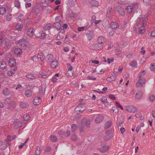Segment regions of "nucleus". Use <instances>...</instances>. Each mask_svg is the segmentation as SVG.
I'll return each instance as SVG.
<instances>
[{
	"label": "nucleus",
	"mask_w": 155,
	"mask_h": 155,
	"mask_svg": "<svg viewBox=\"0 0 155 155\" xmlns=\"http://www.w3.org/2000/svg\"><path fill=\"white\" fill-rule=\"evenodd\" d=\"M146 73L145 70H143L142 72H140L139 75V78L138 82L136 83V86L137 87H142L143 84H145L146 80L144 78L142 77V76L144 75Z\"/></svg>",
	"instance_id": "obj_1"
},
{
	"label": "nucleus",
	"mask_w": 155,
	"mask_h": 155,
	"mask_svg": "<svg viewBox=\"0 0 155 155\" xmlns=\"http://www.w3.org/2000/svg\"><path fill=\"white\" fill-rule=\"evenodd\" d=\"M144 21L146 20H137L136 25L139 29V32L140 34H143L145 31L144 27L146 24L144 23Z\"/></svg>",
	"instance_id": "obj_2"
},
{
	"label": "nucleus",
	"mask_w": 155,
	"mask_h": 155,
	"mask_svg": "<svg viewBox=\"0 0 155 155\" xmlns=\"http://www.w3.org/2000/svg\"><path fill=\"white\" fill-rule=\"evenodd\" d=\"M16 44H19L24 49L27 50L28 49V46L29 45L28 41L25 39H21L16 42Z\"/></svg>",
	"instance_id": "obj_3"
},
{
	"label": "nucleus",
	"mask_w": 155,
	"mask_h": 155,
	"mask_svg": "<svg viewBox=\"0 0 155 155\" xmlns=\"http://www.w3.org/2000/svg\"><path fill=\"white\" fill-rule=\"evenodd\" d=\"M91 121L89 119H87L86 117L84 118L81 121V127L82 128L84 127L85 126L87 127H89L90 125Z\"/></svg>",
	"instance_id": "obj_4"
},
{
	"label": "nucleus",
	"mask_w": 155,
	"mask_h": 155,
	"mask_svg": "<svg viewBox=\"0 0 155 155\" xmlns=\"http://www.w3.org/2000/svg\"><path fill=\"white\" fill-rule=\"evenodd\" d=\"M114 12V11L112 8H108L107 11V17L109 19L113 18L112 17L113 16Z\"/></svg>",
	"instance_id": "obj_5"
},
{
	"label": "nucleus",
	"mask_w": 155,
	"mask_h": 155,
	"mask_svg": "<svg viewBox=\"0 0 155 155\" xmlns=\"http://www.w3.org/2000/svg\"><path fill=\"white\" fill-rule=\"evenodd\" d=\"M125 110L130 112L134 113L137 111V108L133 106H127L125 107Z\"/></svg>",
	"instance_id": "obj_6"
},
{
	"label": "nucleus",
	"mask_w": 155,
	"mask_h": 155,
	"mask_svg": "<svg viewBox=\"0 0 155 155\" xmlns=\"http://www.w3.org/2000/svg\"><path fill=\"white\" fill-rule=\"evenodd\" d=\"M85 107L84 105L81 104L79 105L74 110L76 112H82L83 111L85 110Z\"/></svg>",
	"instance_id": "obj_7"
},
{
	"label": "nucleus",
	"mask_w": 155,
	"mask_h": 155,
	"mask_svg": "<svg viewBox=\"0 0 155 155\" xmlns=\"http://www.w3.org/2000/svg\"><path fill=\"white\" fill-rule=\"evenodd\" d=\"M104 118L103 116L101 114H98L95 117V121L96 123H99L101 122Z\"/></svg>",
	"instance_id": "obj_8"
},
{
	"label": "nucleus",
	"mask_w": 155,
	"mask_h": 155,
	"mask_svg": "<svg viewBox=\"0 0 155 155\" xmlns=\"http://www.w3.org/2000/svg\"><path fill=\"white\" fill-rule=\"evenodd\" d=\"M116 9L120 15L122 16H124L125 14L124 9L121 8V7L117 6L116 7Z\"/></svg>",
	"instance_id": "obj_9"
},
{
	"label": "nucleus",
	"mask_w": 155,
	"mask_h": 155,
	"mask_svg": "<svg viewBox=\"0 0 155 155\" xmlns=\"http://www.w3.org/2000/svg\"><path fill=\"white\" fill-rule=\"evenodd\" d=\"M41 101V99L40 97H36L34 98L33 101V103L34 105H37L40 104Z\"/></svg>",
	"instance_id": "obj_10"
},
{
	"label": "nucleus",
	"mask_w": 155,
	"mask_h": 155,
	"mask_svg": "<svg viewBox=\"0 0 155 155\" xmlns=\"http://www.w3.org/2000/svg\"><path fill=\"white\" fill-rule=\"evenodd\" d=\"M29 105V103L26 102H21L19 104V106L23 108H28Z\"/></svg>",
	"instance_id": "obj_11"
},
{
	"label": "nucleus",
	"mask_w": 155,
	"mask_h": 155,
	"mask_svg": "<svg viewBox=\"0 0 155 155\" xmlns=\"http://www.w3.org/2000/svg\"><path fill=\"white\" fill-rule=\"evenodd\" d=\"M8 146L7 144L5 142L0 141V150H5Z\"/></svg>",
	"instance_id": "obj_12"
},
{
	"label": "nucleus",
	"mask_w": 155,
	"mask_h": 155,
	"mask_svg": "<svg viewBox=\"0 0 155 155\" xmlns=\"http://www.w3.org/2000/svg\"><path fill=\"white\" fill-rule=\"evenodd\" d=\"M101 145L102 147L100 149V152L104 153L107 151L109 148V147L103 145L102 142H101Z\"/></svg>",
	"instance_id": "obj_13"
},
{
	"label": "nucleus",
	"mask_w": 155,
	"mask_h": 155,
	"mask_svg": "<svg viewBox=\"0 0 155 155\" xmlns=\"http://www.w3.org/2000/svg\"><path fill=\"white\" fill-rule=\"evenodd\" d=\"M53 26L54 28H56L58 30H59L61 27V25L60 22H57L54 23Z\"/></svg>",
	"instance_id": "obj_14"
},
{
	"label": "nucleus",
	"mask_w": 155,
	"mask_h": 155,
	"mask_svg": "<svg viewBox=\"0 0 155 155\" xmlns=\"http://www.w3.org/2000/svg\"><path fill=\"white\" fill-rule=\"evenodd\" d=\"M97 41L99 44H102L105 42V39L103 36H100L98 37Z\"/></svg>",
	"instance_id": "obj_15"
},
{
	"label": "nucleus",
	"mask_w": 155,
	"mask_h": 155,
	"mask_svg": "<svg viewBox=\"0 0 155 155\" xmlns=\"http://www.w3.org/2000/svg\"><path fill=\"white\" fill-rule=\"evenodd\" d=\"M93 30H91V31H89L86 33L87 37H88L89 41L91 40L93 37Z\"/></svg>",
	"instance_id": "obj_16"
},
{
	"label": "nucleus",
	"mask_w": 155,
	"mask_h": 155,
	"mask_svg": "<svg viewBox=\"0 0 155 155\" xmlns=\"http://www.w3.org/2000/svg\"><path fill=\"white\" fill-rule=\"evenodd\" d=\"M105 135L104 137V139L105 141H107L110 139L111 137L110 136V132L109 131H107L105 133Z\"/></svg>",
	"instance_id": "obj_17"
},
{
	"label": "nucleus",
	"mask_w": 155,
	"mask_h": 155,
	"mask_svg": "<svg viewBox=\"0 0 155 155\" xmlns=\"http://www.w3.org/2000/svg\"><path fill=\"white\" fill-rule=\"evenodd\" d=\"M125 10L128 13H130L134 10L133 6L130 5H128L127 7L125 9Z\"/></svg>",
	"instance_id": "obj_18"
},
{
	"label": "nucleus",
	"mask_w": 155,
	"mask_h": 155,
	"mask_svg": "<svg viewBox=\"0 0 155 155\" xmlns=\"http://www.w3.org/2000/svg\"><path fill=\"white\" fill-rule=\"evenodd\" d=\"M27 33L29 36H32L34 33V29L32 28H30L27 31Z\"/></svg>",
	"instance_id": "obj_19"
},
{
	"label": "nucleus",
	"mask_w": 155,
	"mask_h": 155,
	"mask_svg": "<svg viewBox=\"0 0 155 155\" xmlns=\"http://www.w3.org/2000/svg\"><path fill=\"white\" fill-rule=\"evenodd\" d=\"M39 12V10L37 8H33L31 11V14L34 15H36L38 14Z\"/></svg>",
	"instance_id": "obj_20"
},
{
	"label": "nucleus",
	"mask_w": 155,
	"mask_h": 155,
	"mask_svg": "<svg viewBox=\"0 0 155 155\" xmlns=\"http://www.w3.org/2000/svg\"><path fill=\"white\" fill-rule=\"evenodd\" d=\"M15 107V105L14 102L13 101L11 102L8 105V109L11 110H12Z\"/></svg>",
	"instance_id": "obj_21"
},
{
	"label": "nucleus",
	"mask_w": 155,
	"mask_h": 155,
	"mask_svg": "<svg viewBox=\"0 0 155 155\" xmlns=\"http://www.w3.org/2000/svg\"><path fill=\"white\" fill-rule=\"evenodd\" d=\"M8 63L9 65L11 67L15 66L16 65L15 61L14 59H10Z\"/></svg>",
	"instance_id": "obj_22"
},
{
	"label": "nucleus",
	"mask_w": 155,
	"mask_h": 155,
	"mask_svg": "<svg viewBox=\"0 0 155 155\" xmlns=\"http://www.w3.org/2000/svg\"><path fill=\"white\" fill-rule=\"evenodd\" d=\"M53 58V56L51 54H49L47 55L46 57V59L47 62H49L51 61Z\"/></svg>",
	"instance_id": "obj_23"
},
{
	"label": "nucleus",
	"mask_w": 155,
	"mask_h": 155,
	"mask_svg": "<svg viewBox=\"0 0 155 155\" xmlns=\"http://www.w3.org/2000/svg\"><path fill=\"white\" fill-rule=\"evenodd\" d=\"M37 58L39 61H42L43 60L45 59V57L42 53H40L37 55Z\"/></svg>",
	"instance_id": "obj_24"
},
{
	"label": "nucleus",
	"mask_w": 155,
	"mask_h": 155,
	"mask_svg": "<svg viewBox=\"0 0 155 155\" xmlns=\"http://www.w3.org/2000/svg\"><path fill=\"white\" fill-rule=\"evenodd\" d=\"M143 93L141 91H138L135 95V98L137 99H139L142 96Z\"/></svg>",
	"instance_id": "obj_25"
},
{
	"label": "nucleus",
	"mask_w": 155,
	"mask_h": 155,
	"mask_svg": "<svg viewBox=\"0 0 155 155\" xmlns=\"http://www.w3.org/2000/svg\"><path fill=\"white\" fill-rule=\"evenodd\" d=\"M6 66L7 64L5 61H3L0 63V68L1 69H4L6 68Z\"/></svg>",
	"instance_id": "obj_26"
},
{
	"label": "nucleus",
	"mask_w": 155,
	"mask_h": 155,
	"mask_svg": "<svg viewBox=\"0 0 155 155\" xmlns=\"http://www.w3.org/2000/svg\"><path fill=\"white\" fill-rule=\"evenodd\" d=\"M119 25L116 22H112L110 24V26L113 29H115L118 27Z\"/></svg>",
	"instance_id": "obj_27"
},
{
	"label": "nucleus",
	"mask_w": 155,
	"mask_h": 155,
	"mask_svg": "<svg viewBox=\"0 0 155 155\" xmlns=\"http://www.w3.org/2000/svg\"><path fill=\"white\" fill-rule=\"evenodd\" d=\"M58 61L56 60H54L51 63V65L53 68H56L58 65Z\"/></svg>",
	"instance_id": "obj_28"
},
{
	"label": "nucleus",
	"mask_w": 155,
	"mask_h": 155,
	"mask_svg": "<svg viewBox=\"0 0 155 155\" xmlns=\"http://www.w3.org/2000/svg\"><path fill=\"white\" fill-rule=\"evenodd\" d=\"M14 53L17 55H20L22 53V50L20 48H15V49Z\"/></svg>",
	"instance_id": "obj_29"
},
{
	"label": "nucleus",
	"mask_w": 155,
	"mask_h": 155,
	"mask_svg": "<svg viewBox=\"0 0 155 155\" xmlns=\"http://www.w3.org/2000/svg\"><path fill=\"white\" fill-rule=\"evenodd\" d=\"M94 47L92 48V49L95 50L102 49L103 48L101 45H100L99 46L97 44L94 45Z\"/></svg>",
	"instance_id": "obj_30"
},
{
	"label": "nucleus",
	"mask_w": 155,
	"mask_h": 155,
	"mask_svg": "<svg viewBox=\"0 0 155 155\" xmlns=\"http://www.w3.org/2000/svg\"><path fill=\"white\" fill-rule=\"evenodd\" d=\"M112 122L111 120H109L107 122L104 126V128L107 129L110 128L111 126Z\"/></svg>",
	"instance_id": "obj_31"
},
{
	"label": "nucleus",
	"mask_w": 155,
	"mask_h": 155,
	"mask_svg": "<svg viewBox=\"0 0 155 155\" xmlns=\"http://www.w3.org/2000/svg\"><path fill=\"white\" fill-rule=\"evenodd\" d=\"M16 128L21 127L22 126V124L19 121L16 122L14 124Z\"/></svg>",
	"instance_id": "obj_32"
},
{
	"label": "nucleus",
	"mask_w": 155,
	"mask_h": 155,
	"mask_svg": "<svg viewBox=\"0 0 155 155\" xmlns=\"http://www.w3.org/2000/svg\"><path fill=\"white\" fill-rule=\"evenodd\" d=\"M23 120L24 121H28L30 119V117L29 115L27 114H24L22 117Z\"/></svg>",
	"instance_id": "obj_33"
},
{
	"label": "nucleus",
	"mask_w": 155,
	"mask_h": 155,
	"mask_svg": "<svg viewBox=\"0 0 155 155\" xmlns=\"http://www.w3.org/2000/svg\"><path fill=\"white\" fill-rule=\"evenodd\" d=\"M6 10L5 8L2 7L0 8V14L3 15L5 14Z\"/></svg>",
	"instance_id": "obj_34"
},
{
	"label": "nucleus",
	"mask_w": 155,
	"mask_h": 155,
	"mask_svg": "<svg viewBox=\"0 0 155 155\" xmlns=\"http://www.w3.org/2000/svg\"><path fill=\"white\" fill-rule=\"evenodd\" d=\"M77 125L75 124L72 125L71 127V131L73 132H75L77 129Z\"/></svg>",
	"instance_id": "obj_35"
},
{
	"label": "nucleus",
	"mask_w": 155,
	"mask_h": 155,
	"mask_svg": "<svg viewBox=\"0 0 155 155\" xmlns=\"http://www.w3.org/2000/svg\"><path fill=\"white\" fill-rule=\"evenodd\" d=\"M25 94L27 97H30L31 95L32 92L30 90H27L25 91Z\"/></svg>",
	"instance_id": "obj_36"
},
{
	"label": "nucleus",
	"mask_w": 155,
	"mask_h": 155,
	"mask_svg": "<svg viewBox=\"0 0 155 155\" xmlns=\"http://www.w3.org/2000/svg\"><path fill=\"white\" fill-rule=\"evenodd\" d=\"M26 77L28 79H34L35 78V76L34 74H27L26 75Z\"/></svg>",
	"instance_id": "obj_37"
},
{
	"label": "nucleus",
	"mask_w": 155,
	"mask_h": 155,
	"mask_svg": "<svg viewBox=\"0 0 155 155\" xmlns=\"http://www.w3.org/2000/svg\"><path fill=\"white\" fill-rule=\"evenodd\" d=\"M16 18L17 19H22L24 18V16L21 13H18L16 16Z\"/></svg>",
	"instance_id": "obj_38"
},
{
	"label": "nucleus",
	"mask_w": 155,
	"mask_h": 155,
	"mask_svg": "<svg viewBox=\"0 0 155 155\" xmlns=\"http://www.w3.org/2000/svg\"><path fill=\"white\" fill-rule=\"evenodd\" d=\"M51 27L50 25V24H47L44 25L43 26V28L44 30H49L50 29Z\"/></svg>",
	"instance_id": "obj_39"
},
{
	"label": "nucleus",
	"mask_w": 155,
	"mask_h": 155,
	"mask_svg": "<svg viewBox=\"0 0 155 155\" xmlns=\"http://www.w3.org/2000/svg\"><path fill=\"white\" fill-rule=\"evenodd\" d=\"M14 3L15 7L18 8H19L20 7V5L19 1L15 0L14 1Z\"/></svg>",
	"instance_id": "obj_40"
},
{
	"label": "nucleus",
	"mask_w": 155,
	"mask_h": 155,
	"mask_svg": "<svg viewBox=\"0 0 155 155\" xmlns=\"http://www.w3.org/2000/svg\"><path fill=\"white\" fill-rule=\"evenodd\" d=\"M91 4L94 6H96L99 5V3L98 2L95 0H93L90 2Z\"/></svg>",
	"instance_id": "obj_41"
},
{
	"label": "nucleus",
	"mask_w": 155,
	"mask_h": 155,
	"mask_svg": "<svg viewBox=\"0 0 155 155\" xmlns=\"http://www.w3.org/2000/svg\"><path fill=\"white\" fill-rule=\"evenodd\" d=\"M5 47H6L7 48H9L11 47V44L10 41H7L5 42Z\"/></svg>",
	"instance_id": "obj_42"
},
{
	"label": "nucleus",
	"mask_w": 155,
	"mask_h": 155,
	"mask_svg": "<svg viewBox=\"0 0 155 155\" xmlns=\"http://www.w3.org/2000/svg\"><path fill=\"white\" fill-rule=\"evenodd\" d=\"M3 94L5 95H8L9 94V89L7 88L5 89L2 91Z\"/></svg>",
	"instance_id": "obj_43"
},
{
	"label": "nucleus",
	"mask_w": 155,
	"mask_h": 155,
	"mask_svg": "<svg viewBox=\"0 0 155 155\" xmlns=\"http://www.w3.org/2000/svg\"><path fill=\"white\" fill-rule=\"evenodd\" d=\"M130 64L131 67H134L137 66V63L136 61H134L131 62Z\"/></svg>",
	"instance_id": "obj_44"
},
{
	"label": "nucleus",
	"mask_w": 155,
	"mask_h": 155,
	"mask_svg": "<svg viewBox=\"0 0 155 155\" xmlns=\"http://www.w3.org/2000/svg\"><path fill=\"white\" fill-rule=\"evenodd\" d=\"M23 27V25L21 24H20L19 23H18L17 24V25L15 26V28L19 30L21 29Z\"/></svg>",
	"instance_id": "obj_45"
},
{
	"label": "nucleus",
	"mask_w": 155,
	"mask_h": 155,
	"mask_svg": "<svg viewBox=\"0 0 155 155\" xmlns=\"http://www.w3.org/2000/svg\"><path fill=\"white\" fill-rule=\"evenodd\" d=\"M50 139L51 141L53 142H55L57 140V138L56 136L54 135H51L50 137Z\"/></svg>",
	"instance_id": "obj_46"
},
{
	"label": "nucleus",
	"mask_w": 155,
	"mask_h": 155,
	"mask_svg": "<svg viewBox=\"0 0 155 155\" xmlns=\"http://www.w3.org/2000/svg\"><path fill=\"white\" fill-rule=\"evenodd\" d=\"M87 28V27L86 26L79 27L78 28V31L81 32L85 30Z\"/></svg>",
	"instance_id": "obj_47"
},
{
	"label": "nucleus",
	"mask_w": 155,
	"mask_h": 155,
	"mask_svg": "<svg viewBox=\"0 0 155 155\" xmlns=\"http://www.w3.org/2000/svg\"><path fill=\"white\" fill-rule=\"evenodd\" d=\"M101 101L104 104L105 103H107L109 102L107 101V98L106 97L103 96L101 98Z\"/></svg>",
	"instance_id": "obj_48"
},
{
	"label": "nucleus",
	"mask_w": 155,
	"mask_h": 155,
	"mask_svg": "<svg viewBox=\"0 0 155 155\" xmlns=\"http://www.w3.org/2000/svg\"><path fill=\"white\" fill-rule=\"evenodd\" d=\"M155 98V95L153 94L150 95L149 97V99L150 101H153Z\"/></svg>",
	"instance_id": "obj_49"
},
{
	"label": "nucleus",
	"mask_w": 155,
	"mask_h": 155,
	"mask_svg": "<svg viewBox=\"0 0 155 155\" xmlns=\"http://www.w3.org/2000/svg\"><path fill=\"white\" fill-rule=\"evenodd\" d=\"M71 139L73 141H76L77 140V136L75 134H73L71 135Z\"/></svg>",
	"instance_id": "obj_50"
},
{
	"label": "nucleus",
	"mask_w": 155,
	"mask_h": 155,
	"mask_svg": "<svg viewBox=\"0 0 155 155\" xmlns=\"http://www.w3.org/2000/svg\"><path fill=\"white\" fill-rule=\"evenodd\" d=\"M112 110L113 112H114L115 114H117L118 112V109L115 107H113L112 108Z\"/></svg>",
	"instance_id": "obj_51"
},
{
	"label": "nucleus",
	"mask_w": 155,
	"mask_h": 155,
	"mask_svg": "<svg viewBox=\"0 0 155 155\" xmlns=\"http://www.w3.org/2000/svg\"><path fill=\"white\" fill-rule=\"evenodd\" d=\"M17 69V68H15V69H14V72H12V71H10L9 72H8V76H12L13 74H14L15 72V71Z\"/></svg>",
	"instance_id": "obj_52"
},
{
	"label": "nucleus",
	"mask_w": 155,
	"mask_h": 155,
	"mask_svg": "<svg viewBox=\"0 0 155 155\" xmlns=\"http://www.w3.org/2000/svg\"><path fill=\"white\" fill-rule=\"evenodd\" d=\"M46 34L45 32L41 33V35L39 37L40 39H44L45 37Z\"/></svg>",
	"instance_id": "obj_53"
},
{
	"label": "nucleus",
	"mask_w": 155,
	"mask_h": 155,
	"mask_svg": "<svg viewBox=\"0 0 155 155\" xmlns=\"http://www.w3.org/2000/svg\"><path fill=\"white\" fill-rule=\"evenodd\" d=\"M115 103L117 106L120 108L122 110H123L124 109L123 107L121 105L119 104V103L117 101H116Z\"/></svg>",
	"instance_id": "obj_54"
},
{
	"label": "nucleus",
	"mask_w": 155,
	"mask_h": 155,
	"mask_svg": "<svg viewBox=\"0 0 155 155\" xmlns=\"http://www.w3.org/2000/svg\"><path fill=\"white\" fill-rule=\"evenodd\" d=\"M76 16V14L75 13H72L70 15V18L71 19L75 18Z\"/></svg>",
	"instance_id": "obj_55"
},
{
	"label": "nucleus",
	"mask_w": 155,
	"mask_h": 155,
	"mask_svg": "<svg viewBox=\"0 0 155 155\" xmlns=\"http://www.w3.org/2000/svg\"><path fill=\"white\" fill-rule=\"evenodd\" d=\"M150 69L153 71H154L155 70V64H150Z\"/></svg>",
	"instance_id": "obj_56"
},
{
	"label": "nucleus",
	"mask_w": 155,
	"mask_h": 155,
	"mask_svg": "<svg viewBox=\"0 0 155 155\" xmlns=\"http://www.w3.org/2000/svg\"><path fill=\"white\" fill-rule=\"evenodd\" d=\"M109 97L110 99L113 100H115L116 99V98L114 94H110L109 95Z\"/></svg>",
	"instance_id": "obj_57"
},
{
	"label": "nucleus",
	"mask_w": 155,
	"mask_h": 155,
	"mask_svg": "<svg viewBox=\"0 0 155 155\" xmlns=\"http://www.w3.org/2000/svg\"><path fill=\"white\" fill-rule=\"evenodd\" d=\"M7 140L8 142H10L13 140L12 139V136H11L8 135L7 137Z\"/></svg>",
	"instance_id": "obj_58"
},
{
	"label": "nucleus",
	"mask_w": 155,
	"mask_h": 155,
	"mask_svg": "<svg viewBox=\"0 0 155 155\" xmlns=\"http://www.w3.org/2000/svg\"><path fill=\"white\" fill-rule=\"evenodd\" d=\"M114 60V58H113L111 59H110L109 58H108L107 59V61L108 62V64H110V63L111 62H113Z\"/></svg>",
	"instance_id": "obj_59"
},
{
	"label": "nucleus",
	"mask_w": 155,
	"mask_h": 155,
	"mask_svg": "<svg viewBox=\"0 0 155 155\" xmlns=\"http://www.w3.org/2000/svg\"><path fill=\"white\" fill-rule=\"evenodd\" d=\"M79 116L78 114L75 115L74 117H73L72 120H76L77 119L79 118Z\"/></svg>",
	"instance_id": "obj_60"
},
{
	"label": "nucleus",
	"mask_w": 155,
	"mask_h": 155,
	"mask_svg": "<svg viewBox=\"0 0 155 155\" xmlns=\"http://www.w3.org/2000/svg\"><path fill=\"white\" fill-rule=\"evenodd\" d=\"M87 78L88 79L90 80H96V78H94L93 76H87Z\"/></svg>",
	"instance_id": "obj_61"
},
{
	"label": "nucleus",
	"mask_w": 155,
	"mask_h": 155,
	"mask_svg": "<svg viewBox=\"0 0 155 155\" xmlns=\"http://www.w3.org/2000/svg\"><path fill=\"white\" fill-rule=\"evenodd\" d=\"M121 51L120 50L117 49L116 51V54L118 55L121 54Z\"/></svg>",
	"instance_id": "obj_62"
},
{
	"label": "nucleus",
	"mask_w": 155,
	"mask_h": 155,
	"mask_svg": "<svg viewBox=\"0 0 155 155\" xmlns=\"http://www.w3.org/2000/svg\"><path fill=\"white\" fill-rule=\"evenodd\" d=\"M143 2L146 5H147L149 3V1L148 0H143Z\"/></svg>",
	"instance_id": "obj_63"
},
{
	"label": "nucleus",
	"mask_w": 155,
	"mask_h": 155,
	"mask_svg": "<svg viewBox=\"0 0 155 155\" xmlns=\"http://www.w3.org/2000/svg\"><path fill=\"white\" fill-rule=\"evenodd\" d=\"M57 80V78L55 77L54 76L52 78V81L53 83L56 82Z\"/></svg>",
	"instance_id": "obj_64"
}]
</instances>
